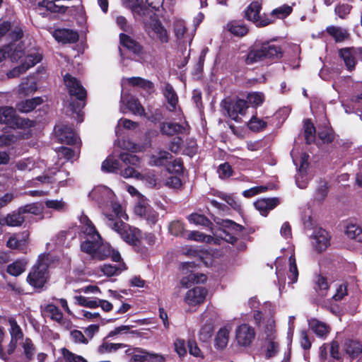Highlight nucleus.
Here are the masks:
<instances>
[{"mask_svg":"<svg viewBox=\"0 0 362 362\" xmlns=\"http://www.w3.org/2000/svg\"><path fill=\"white\" fill-rule=\"evenodd\" d=\"M134 212L136 215L144 218L150 225L156 224L158 220V214L144 199L138 202L134 207Z\"/></svg>","mask_w":362,"mask_h":362,"instance_id":"obj_15","label":"nucleus"},{"mask_svg":"<svg viewBox=\"0 0 362 362\" xmlns=\"http://www.w3.org/2000/svg\"><path fill=\"white\" fill-rule=\"evenodd\" d=\"M112 207L113 214L104 213L105 224L117 233L127 243L137 245L141 237V230L124 222V220H128V216L120 204L112 203Z\"/></svg>","mask_w":362,"mask_h":362,"instance_id":"obj_1","label":"nucleus"},{"mask_svg":"<svg viewBox=\"0 0 362 362\" xmlns=\"http://www.w3.org/2000/svg\"><path fill=\"white\" fill-rule=\"evenodd\" d=\"M129 84L133 86H139L146 90H151L153 88V84L150 81L140 77H132L128 78Z\"/></svg>","mask_w":362,"mask_h":362,"instance_id":"obj_50","label":"nucleus"},{"mask_svg":"<svg viewBox=\"0 0 362 362\" xmlns=\"http://www.w3.org/2000/svg\"><path fill=\"white\" fill-rule=\"evenodd\" d=\"M44 313L46 316L50 317L52 320L61 325L64 324L63 314L56 305L48 304L45 308Z\"/></svg>","mask_w":362,"mask_h":362,"instance_id":"obj_37","label":"nucleus"},{"mask_svg":"<svg viewBox=\"0 0 362 362\" xmlns=\"http://www.w3.org/2000/svg\"><path fill=\"white\" fill-rule=\"evenodd\" d=\"M62 352L64 358L67 362H87L82 356L76 355L65 348L62 349Z\"/></svg>","mask_w":362,"mask_h":362,"instance_id":"obj_62","label":"nucleus"},{"mask_svg":"<svg viewBox=\"0 0 362 362\" xmlns=\"http://www.w3.org/2000/svg\"><path fill=\"white\" fill-rule=\"evenodd\" d=\"M207 290L202 286H196L187 291L185 302L189 306H196L203 303L207 296Z\"/></svg>","mask_w":362,"mask_h":362,"instance_id":"obj_18","label":"nucleus"},{"mask_svg":"<svg viewBox=\"0 0 362 362\" xmlns=\"http://www.w3.org/2000/svg\"><path fill=\"white\" fill-rule=\"evenodd\" d=\"M24 354L28 360H31L35 353V346L30 338H25L23 339L22 344Z\"/></svg>","mask_w":362,"mask_h":362,"instance_id":"obj_58","label":"nucleus"},{"mask_svg":"<svg viewBox=\"0 0 362 362\" xmlns=\"http://www.w3.org/2000/svg\"><path fill=\"white\" fill-rule=\"evenodd\" d=\"M231 330L232 327L229 325H225L218 329L214 339L216 349L223 350L227 346Z\"/></svg>","mask_w":362,"mask_h":362,"instance_id":"obj_23","label":"nucleus"},{"mask_svg":"<svg viewBox=\"0 0 362 362\" xmlns=\"http://www.w3.org/2000/svg\"><path fill=\"white\" fill-rule=\"evenodd\" d=\"M54 131L61 142L66 144H76L78 137L71 127L67 126H56Z\"/></svg>","mask_w":362,"mask_h":362,"instance_id":"obj_20","label":"nucleus"},{"mask_svg":"<svg viewBox=\"0 0 362 362\" xmlns=\"http://www.w3.org/2000/svg\"><path fill=\"white\" fill-rule=\"evenodd\" d=\"M50 262L49 254L44 253L39 256L37 262L29 272L27 281L35 288H42L49 278L48 267Z\"/></svg>","mask_w":362,"mask_h":362,"instance_id":"obj_4","label":"nucleus"},{"mask_svg":"<svg viewBox=\"0 0 362 362\" xmlns=\"http://www.w3.org/2000/svg\"><path fill=\"white\" fill-rule=\"evenodd\" d=\"M352 6L348 4H339L335 7L334 11L335 13L342 19L346 18V16L349 14Z\"/></svg>","mask_w":362,"mask_h":362,"instance_id":"obj_64","label":"nucleus"},{"mask_svg":"<svg viewBox=\"0 0 362 362\" xmlns=\"http://www.w3.org/2000/svg\"><path fill=\"white\" fill-rule=\"evenodd\" d=\"M42 102L43 100L40 97L22 100L17 103L16 110L22 113H28L35 110L36 107L41 105Z\"/></svg>","mask_w":362,"mask_h":362,"instance_id":"obj_30","label":"nucleus"},{"mask_svg":"<svg viewBox=\"0 0 362 362\" xmlns=\"http://www.w3.org/2000/svg\"><path fill=\"white\" fill-rule=\"evenodd\" d=\"M262 339L263 341L262 350L264 352L265 358L269 359L274 357L279 352V343L275 329L274 320L272 318H269L264 326Z\"/></svg>","mask_w":362,"mask_h":362,"instance_id":"obj_6","label":"nucleus"},{"mask_svg":"<svg viewBox=\"0 0 362 362\" xmlns=\"http://www.w3.org/2000/svg\"><path fill=\"white\" fill-rule=\"evenodd\" d=\"M14 44L13 49L17 48L18 50H21L22 57L19 58V59H21V63L7 74L8 78L19 76L42 60L41 54L36 50H30L25 54L23 50L20 40L16 41Z\"/></svg>","mask_w":362,"mask_h":362,"instance_id":"obj_5","label":"nucleus"},{"mask_svg":"<svg viewBox=\"0 0 362 362\" xmlns=\"http://www.w3.org/2000/svg\"><path fill=\"white\" fill-rule=\"evenodd\" d=\"M292 7L288 5L281 6L271 12V16L279 19H284L291 14Z\"/></svg>","mask_w":362,"mask_h":362,"instance_id":"obj_57","label":"nucleus"},{"mask_svg":"<svg viewBox=\"0 0 362 362\" xmlns=\"http://www.w3.org/2000/svg\"><path fill=\"white\" fill-rule=\"evenodd\" d=\"M64 81L70 95L75 96L79 100L76 105L74 103H71L70 105L72 111L78 115L81 110L85 105L83 100L86 98V90L82 86L80 81L69 74L64 76Z\"/></svg>","mask_w":362,"mask_h":362,"instance_id":"obj_7","label":"nucleus"},{"mask_svg":"<svg viewBox=\"0 0 362 362\" xmlns=\"http://www.w3.org/2000/svg\"><path fill=\"white\" fill-rule=\"evenodd\" d=\"M126 354L131 356L129 362H145L149 357L155 358L158 356L151 354L141 348H129L126 350Z\"/></svg>","mask_w":362,"mask_h":362,"instance_id":"obj_26","label":"nucleus"},{"mask_svg":"<svg viewBox=\"0 0 362 362\" xmlns=\"http://www.w3.org/2000/svg\"><path fill=\"white\" fill-rule=\"evenodd\" d=\"M47 208L56 210L57 211H64L67 208L66 203L62 199H47L45 202Z\"/></svg>","mask_w":362,"mask_h":362,"instance_id":"obj_54","label":"nucleus"},{"mask_svg":"<svg viewBox=\"0 0 362 362\" xmlns=\"http://www.w3.org/2000/svg\"><path fill=\"white\" fill-rule=\"evenodd\" d=\"M267 124V122L266 121L261 119L256 116H252L247 122V127L253 132H259L266 127Z\"/></svg>","mask_w":362,"mask_h":362,"instance_id":"obj_55","label":"nucleus"},{"mask_svg":"<svg viewBox=\"0 0 362 362\" xmlns=\"http://www.w3.org/2000/svg\"><path fill=\"white\" fill-rule=\"evenodd\" d=\"M9 327L8 329L9 334L11 336V340L7 348V356L13 354L15 351L18 343L23 340L24 334L20 325L18 324L16 319L13 317H9L7 319Z\"/></svg>","mask_w":362,"mask_h":362,"instance_id":"obj_12","label":"nucleus"},{"mask_svg":"<svg viewBox=\"0 0 362 362\" xmlns=\"http://www.w3.org/2000/svg\"><path fill=\"white\" fill-rule=\"evenodd\" d=\"M279 198H264L257 200L254 204L262 216H266L269 211L274 209L279 204Z\"/></svg>","mask_w":362,"mask_h":362,"instance_id":"obj_24","label":"nucleus"},{"mask_svg":"<svg viewBox=\"0 0 362 362\" xmlns=\"http://www.w3.org/2000/svg\"><path fill=\"white\" fill-rule=\"evenodd\" d=\"M339 57L343 59L347 70L352 71L355 68L356 57L362 55L361 48H343L339 52Z\"/></svg>","mask_w":362,"mask_h":362,"instance_id":"obj_19","label":"nucleus"},{"mask_svg":"<svg viewBox=\"0 0 362 362\" xmlns=\"http://www.w3.org/2000/svg\"><path fill=\"white\" fill-rule=\"evenodd\" d=\"M235 334L237 345L243 348L250 346L256 336L255 328L246 323L240 325L235 329Z\"/></svg>","mask_w":362,"mask_h":362,"instance_id":"obj_11","label":"nucleus"},{"mask_svg":"<svg viewBox=\"0 0 362 362\" xmlns=\"http://www.w3.org/2000/svg\"><path fill=\"white\" fill-rule=\"evenodd\" d=\"M189 240L198 241V242H206L211 243L213 238L209 235H206L204 233L198 231H191L187 236Z\"/></svg>","mask_w":362,"mask_h":362,"instance_id":"obj_61","label":"nucleus"},{"mask_svg":"<svg viewBox=\"0 0 362 362\" xmlns=\"http://www.w3.org/2000/svg\"><path fill=\"white\" fill-rule=\"evenodd\" d=\"M204 325L199 331V338L201 340L207 341L211 336L213 332V324L204 322Z\"/></svg>","mask_w":362,"mask_h":362,"instance_id":"obj_63","label":"nucleus"},{"mask_svg":"<svg viewBox=\"0 0 362 362\" xmlns=\"http://www.w3.org/2000/svg\"><path fill=\"white\" fill-rule=\"evenodd\" d=\"M80 223L82 233L86 235V238L100 239V235L97 231L95 226L88 217L82 214L80 216Z\"/></svg>","mask_w":362,"mask_h":362,"instance_id":"obj_25","label":"nucleus"},{"mask_svg":"<svg viewBox=\"0 0 362 362\" xmlns=\"http://www.w3.org/2000/svg\"><path fill=\"white\" fill-rule=\"evenodd\" d=\"M221 106L227 112L228 117L236 122H240L239 115H244L247 108L246 100L241 99L234 101L224 100L221 103Z\"/></svg>","mask_w":362,"mask_h":362,"instance_id":"obj_13","label":"nucleus"},{"mask_svg":"<svg viewBox=\"0 0 362 362\" xmlns=\"http://www.w3.org/2000/svg\"><path fill=\"white\" fill-rule=\"evenodd\" d=\"M127 8H129L135 16L144 18H152L153 12L144 5L143 0H132Z\"/></svg>","mask_w":362,"mask_h":362,"instance_id":"obj_22","label":"nucleus"},{"mask_svg":"<svg viewBox=\"0 0 362 362\" xmlns=\"http://www.w3.org/2000/svg\"><path fill=\"white\" fill-rule=\"evenodd\" d=\"M218 317V313L213 306L208 305L206 310L200 315L202 322L214 324Z\"/></svg>","mask_w":362,"mask_h":362,"instance_id":"obj_53","label":"nucleus"},{"mask_svg":"<svg viewBox=\"0 0 362 362\" xmlns=\"http://www.w3.org/2000/svg\"><path fill=\"white\" fill-rule=\"evenodd\" d=\"M102 241V238L100 239L86 238V240L83 241L81 244V249L83 252L91 255L93 258V255L96 253L99 243Z\"/></svg>","mask_w":362,"mask_h":362,"instance_id":"obj_33","label":"nucleus"},{"mask_svg":"<svg viewBox=\"0 0 362 362\" xmlns=\"http://www.w3.org/2000/svg\"><path fill=\"white\" fill-rule=\"evenodd\" d=\"M114 197L115 194L113 192L105 186L97 187L89 193V197L98 203L100 207L103 210V214L105 212L109 213L105 209V207L108 206L109 203L112 210V203H117L114 201Z\"/></svg>","mask_w":362,"mask_h":362,"instance_id":"obj_9","label":"nucleus"},{"mask_svg":"<svg viewBox=\"0 0 362 362\" xmlns=\"http://www.w3.org/2000/svg\"><path fill=\"white\" fill-rule=\"evenodd\" d=\"M262 2L255 1L252 2L245 11V18L252 21L257 27H264L273 23V20L264 16H260Z\"/></svg>","mask_w":362,"mask_h":362,"instance_id":"obj_8","label":"nucleus"},{"mask_svg":"<svg viewBox=\"0 0 362 362\" xmlns=\"http://www.w3.org/2000/svg\"><path fill=\"white\" fill-rule=\"evenodd\" d=\"M173 28L177 40L180 42H185L187 28L185 21L182 19H175L173 23Z\"/></svg>","mask_w":362,"mask_h":362,"instance_id":"obj_32","label":"nucleus"},{"mask_svg":"<svg viewBox=\"0 0 362 362\" xmlns=\"http://www.w3.org/2000/svg\"><path fill=\"white\" fill-rule=\"evenodd\" d=\"M163 93L167 100L170 111H174L178 103V97L173 86L169 83H165L163 89Z\"/></svg>","mask_w":362,"mask_h":362,"instance_id":"obj_31","label":"nucleus"},{"mask_svg":"<svg viewBox=\"0 0 362 362\" xmlns=\"http://www.w3.org/2000/svg\"><path fill=\"white\" fill-rule=\"evenodd\" d=\"M282 56L283 52L280 46L272 44L271 41H264L260 44L256 43L249 50L245 56V62L247 65H252L265 59H279Z\"/></svg>","mask_w":362,"mask_h":362,"instance_id":"obj_2","label":"nucleus"},{"mask_svg":"<svg viewBox=\"0 0 362 362\" xmlns=\"http://www.w3.org/2000/svg\"><path fill=\"white\" fill-rule=\"evenodd\" d=\"M37 90V84L33 78H25L19 85V93L28 95Z\"/></svg>","mask_w":362,"mask_h":362,"instance_id":"obj_42","label":"nucleus"},{"mask_svg":"<svg viewBox=\"0 0 362 362\" xmlns=\"http://www.w3.org/2000/svg\"><path fill=\"white\" fill-rule=\"evenodd\" d=\"M76 300L79 305L90 308H96L99 307L100 304L99 299H91L81 296L76 297Z\"/></svg>","mask_w":362,"mask_h":362,"instance_id":"obj_59","label":"nucleus"},{"mask_svg":"<svg viewBox=\"0 0 362 362\" xmlns=\"http://www.w3.org/2000/svg\"><path fill=\"white\" fill-rule=\"evenodd\" d=\"M23 221L24 217L22 216V214L20 213L19 209L18 211H13L8 214L5 218L6 223L9 226H19Z\"/></svg>","mask_w":362,"mask_h":362,"instance_id":"obj_47","label":"nucleus"},{"mask_svg":"<svg viewBox=\"0 0 362 362\" xmlns=\"http://www.w3.org/2000/svg\"><path fill=\"white\" fill-rule=\"evenodd\" d=\"M128 345L122 343H111L104 339L102 344L98 347V352L101 354L116 352L119 349L126 348Z\"/></svg>","mask_w":362,"mask_h":362,"instance_id":"obj_35","label":"nucleus"},{"mask_svg":"<svg viewBox=\"0 0 362 362\" xmlns=\"http://www.w3.org/2000/svg\"><path fill=\"white\" fill-rule=\"evenodd\" d=\"M227 30L235 36L242 37L248 32L247 26L238 21H231L227 24Z\"/></svg>","mask_w":362,"mask_h":362,"instance_id":"obj_39","label":"nucleus"},{"mask_svg":"<svg viewBox=\"0 0 362 362\" xmlns=\"http://www.w3.org/2000/svg\"><path fill=\"white\" fill-rule=\"evenodd\" d=\"M326 30L337 42H343L349 37V33L347 30L341 27L332 25L327 27Z\"/></svg>","mask_w":362,"mask_h":362,"instance_id":"obj_34","label":"nucleus"},{"mask_svg":"<svg viewBox=\"0 0 362 362\" xmlns=\"http://www.w3.org/2000/svg\"><path fill=\"white\" fill-rule=\"evenodd\" d=\"M27 262L24 260H16L7 267V272L12 276H19L25 269Z\"/></svg>","mask_w":362,"mask_h":362,"instance_id":"obj_45","label":"nucleus"},{"mask_svg":"<svg viewBox=\"0 0 362 362\" xmlns=\"http://www.w3.org/2000/svg\"><path fill=\"white\" fill-rule=\"evenodd\" d=\"M54 38L62 43H74L78 40L76 32L69 29H58L54 32Z\"/></svg>","mask_w":362,"mask_h":362,"instance_id":"obj_28","label":"nucleus"},{"mask_svg":"<svg viewBox=\"0 0 362 362\" xmlns=\"http://www.w3.org/2000/svg\"><path fill=\"white\" fill-rule=\"evenodd\" d=\"M119 38L121 44L127 49L135 54L141 52V46L129 36L122 33L119 35Z\"/></svg>","mask_w":362,"mask_h":362,"instance_id":"obj_40","label":"nucleus"},{"mask_svg":"<svg viewBox=\"0 0 362 362\" xmlns=\"http://www.w3.org/2000/svg\"><path fill=\"white\" fill-rule=\"evenodd\" d=\"M159 129L163 135L173 136L175 135H188L190 127L187 122L177 123L174 122H163L160 124Z\"/></svg>","mask_w":362,"mask_h":362,"instance_id":"obj_14","label":"nucleus"},{"mask_svg":"<svg viewBox=\"0 0 362 362\" xmlns=\"http://www.w3.org/2000/svg\"><path fill=\"white\" fill-rule=\"evenodd\" d=\"M119 158L125 165L129 164L136 166L140 162V159L137 156L129 153H120Z\"/></svg>","mask_w":362,"mask_h":362,"instance_id":"obj_60","label":"nucleus"},{"mask_svg":"<svg viewBox=\"0 0 362 362\" xmlns=\"http://www.w3.org/2000/svg\"><path fill=\"white\" fill-rule=\"evenodd\" d=\"M344 349L347 354L351 357L357 356L361 351V345L358 341L348 340L344 344Z\"/></svg>","mask_w":362,"mask_h":362,"instance_id":"obj_44","label":"nucleus"},{"mask_svg":"<svg viewBox=\"0 0 362 362\" xmlns=\"http://www.w3.org/2000/svg\"><path fill=\"white\" fill-rule=\"evenodd\" d=\"M328 187L327 183L325 180H320L315 189V199L322 202L325 200L327 195Z\"/></svg>","mask_w":362,"mask_h":362,"instance_id":"obj_49","label":"nucleus"},{"mask_svg":"<svg viewBox=\"0 0 362 362\" xmlns=\"http://www.w3.org/2000/svg\"><path fill=\"white\" fill-rule=\"evenodd\" d=\"M23 30L19 26L11 28L4 37H0V62L6 57H9L12 61H17L22 57L21 50L17 48L13 49L14 43L23 37Z\"/></svg>","mask_w":362,"mask_h":362,"instance_id":"obj_3","label":"nucleus"},{"mask_svg":"<svg viewBox=\"0 0 362 362\" xmlns=\"http://www.w3.org/2000/svg\"><path fill=\"white\" fill-rule=\"evenodd\" d=\"M345 233L348 238L362 242V229L359 226L352 223H348Z\"/></svg>","mask_w":362,"mask_h":362,"instance_id":"obj_41","label":"nucleus"},{"mask_svg":"<svg viewBox=\"0 0 362 362\" xmlns=\"http://www.w3.org/2000/svg\"><path fill=\"white\" fill-rule=\"evenodd\" d=\"M310 240L313 249L320 253L329 247L330 236L327 230L318 228L314 230Z\"/></svg>","mask_w":362,"mask_h":362,"instance_id":"obj_16","label":"nucleus"},{"mask_svg":"<svg viewBox=\"0 0 362 362\" xmlns=\"http://www.w3.org/2000/svg\"><path fill=\"white\" fill-rule=\"evenodd\" d=\"M128 109L134 115H144L145 113L144 108L139 102L138 99L131 97L127 102Z\"/></svg>","mask_w":362,"mask_h":362,"instance_id":"obj_46","label":"nucleus"},{"mask_svg":"<svg viewBox=\"0 0 362 362\" xmlns=\"http://www.w3.org/2000/svg\"><path fill=\"white\" fill-rule=\"evenodd\" d=\"M149 22L147 18L143 19L146 30L148 35L153 37H156L161 43H167L169 40L168 32L161 23L156 18L155 12H153L152 18H149Z\"/></svg>","mask_w":362,"mask_h":362,"instance_id":"obj_10","label":"nucleus"},{"mask_svg":"<svg viewBox=\"0 0 362 362\" xmlns=\"http://www.w3.org/2000/svg\"><path fill=\"white\" fill-rule=\"evenodd\" d=\"M172 158V155L165 151H160L150 157L148 164L151 166H161Z\"/></svg>","mask_w":362,"mask_h":362,"instance_id":"obj_36","label":"nucleus"},{"mask_svg":"<svg viewBox=\"0 0 362 362\" xmlns=\"http://www.w3.org/2000/svg\"><path fill=\"white\" fill-rule=\"evenodd\" d=\"M108 257H111L112 259L116 262H118L121 259L120 255L118 252L114 251L109 244H103L101 242L99 243V247H98L96 253L93 255V258L101 260Z\"/></svg>","mask_w":362,"mask_h":362,"instance_id":"obj_21","label":"nucleus"},{"mask_svg":"<svg viewBox=\"0 0 362 362\" xmlns=\"http://www.w3.org/2000/svg\"><path fill=\"white\" fill-rule=\"evenodd\" d=\"M187 219L189 223L196 226H208L211 223L210 221L204 215L197 213L190 214Z\"/></svg>","mask_w":362,"mask_h":362,"instance_id":"obj_56","label":"nucleus"},{"mask_svg":"<svg viewBox=\"0 0 362 362\" xmlns=\"http://www.w3.org/2000/svg\"><path fill=\"white\" fill-rule=\"evenodd\" d=\"M305 139L307 144H311L315 139V128L313 124L309 120L304 122Z\"/></svg>","mask_w":362,"mask_h":362,"instance_id":"obj_52","label":"nucleus"},{"mask_svg":"<svg viewBox=\"0 0 362 362\" xmlns=\"http://www.w3.org/2000/svg\"><path fill=\"white\" fill-rule=\"evenodd\" d=\"M100 269L105 275L107 276H112L120 274L125 269V266L122 263H119L118 265L104 264L101 267Z\"/></svg>","mask_w":362,"mask_h":362,"instance_id":"obj_43","label":"nucleus"},{"mask_svg":"<svg viewBox=\"0 0 362 362\" xmlns=\"http://www.w3.org/2000/svg\"><path fill=\"white\" fill-rule=\"evenodd\" d=\"M221 224L226 228L220 230V233L217 235L226 242L233 244L237 238L235 235L232 234L230 232L240 233L243 230V227L228 219L222 221Z\"/></svg>","mask_w":362,"mask_h":362,"instance_id":"obj_17","label":"nucleus"},{"mask_svg":"<svg viewBox=\"0 0 362 362\" xmlns=\"http://www.w3.org/2000/svg\"><path fill=\"white\" fill-rule=\"evenodd\" d=\"M39 8H45L47 11L52 13H64L66 10L65 6H59L53 1L43 0L38 3Z\"/></svg>","mask_w":362,"mask_h":362,"instance_id":"obj_48","label":"nucleus"},{"mask_svg":"<svg viewBox=\"0 0 362 362\" xmlns=\"http://www.w3.org/2000/svg\"><path fill=\"white\" fill-rule=\"evenodd\" d=\"M120 164L118 160L113 156H108L101 165V169L105 173H119Z\"/></svg>","mask_w":362,"mask_h":362,"instance_id":"obj_38","label":"nucleus"},{"mask_svg":"<svg viewBox=\"0 0 362 362\" xmlns=\"http://www.w3.org/2000/svg\"><path fill=\"white\" fill-rule=\"evenodd\" d=\"M309 328L320 338H325L330 332V327L325 322L316 318L308 320Z\"/></svg>","mask_w":362,"mask_h":362,"instance_id":"obj_27","label":"nucleus"},{"mask_svg":"<svg viewBox=\"0 0 362 362\" xmlns=\"http://www.w3.org/2000/svg\"><path fill=\"white\" fill-rule=\"evenodd\" d=\"M28 234H23L22 235H13L9 238L7 241V246L11 249H17L23 252H25L28 244Z\"/></svg>","mask_w":362,"mask_h":362,"instance_id":"obj_29","label":"nucleus"},{"mask_svg":"<svg viewBox=\"0 0 362 362\" xmlns=\"http://www.w3.org/2000/svg\"><path fill=\"white\" fill-rule=\"evenodd\" d=\"M264 101V95L262 92H252L247 94L246 104L253 107L261 105Z\"/></svg>","mask_w":362,"mask_h":362,"instance_id":"obj_51","label":"nucleus"}]
</instances>
